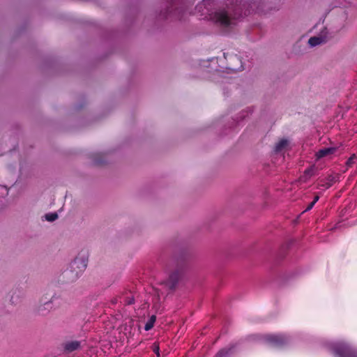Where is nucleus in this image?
Listing matches in <instances>:
<instances>
[{
  "instance_id": "obj_1",
  "label": "nucleus",
  "mask_w": 357,
  "mask_h": 357,
  "mask_svg": "<svg viewBox=\"0 0 357 357\" xmlns=\"http://www.w3.org/2000/svg\"><path fill=\"white\" fill-rule=\"evenodd\" d=\"M226 9L215 13L213 20L215 24L222 30L234 27L238 20L252 11L265 13L266 11L264 0H228Z\"/></svg>"
},
{
  "instance_id": "obj_2",
  "label": "nucleus",
  "mask_w": 357,
  "mask_h": 357,
  "mask_svg": "<svg viewBox=\"0 0 357 357\" xmlns=\"http://www.w3.org/2000/svg\"><path fill=\"white\" fill-rule=\"evenodd\" d=\"M87 256L86 252H80L70 263L69 268L64 271V277L71 282L76 280L87 266Z\"/></svg>"
},
{
  "instance_id": "obj_3",
  "label": "nucleus",
  "mask_w": 357,
  "mask_h": 357,
  "mask_svg": "<svg viewBox=\"0 0 357 357\" xmlns=\"http://www.w3.org/2000/svg\"><path fill=\"white\" fill-rule=\"evenodd\" d=\"M183 271V265L178 266L172 270L169 273L168 278L160 283V286L161 287L157 289L158 294L164 295L168 294L169 291L173 290L176 287Z\"/></svg>"
},
{
  "instance_id": "obj_4",
  "label": "nucleus",
  "mask_w": 357,
  "mask_h": 357,
  "mask_svg": "<svg viewBox=\"0 0 357 357\" xmlns=\"http://www.w3.org/2000/svg\"><path fill=\"white\" fill-rule=\"evenodd\" d=\"M328 347L338 357H357V351L344 342H331Z\"/></svg>"
},
{
  "instance_id": "obj_5",
  "label": "nucleus",
  "mask_w": 357,
  "mask_h": 357,
  "mask_svg": "<svg viewBox=\"0 0 357 357\" xmlns=\"http://www.w3.org/2000/svg\"><path fill=\"white\" fill-rule=\"evenodd\" d=\"M265 340L274 347H282L287 344L290 339L284 334H271L266 335L264 337Z\"/></svg>"
},
{
  "instance_id": "obj_6",
  "label": "nucleus",
  "mask_w": 357,
  "mask_h": 357,
  "mask_svg": "<svg viewBox=\"0 0 357 357\" xmlns=\"http://www.w3.org/2000/svg\"><path fill=\"white\" fill-rule=\"evenodd\" d=\"M214 7L213 0H203L197 6L196 9L202 13V15H209Z\"/></svg>"
},
{
  "instance_id": "obj_7",
  "label": "nucleus",
  "mask_w": 357,
  "mask_h": 357,
  "mask_svg": "<svg viewBox=\"0 0 357 357\" xmlns=\"http://www.w3.org/2000/svg\"><path fill=\"white\" fill-rule=\"evenodd\" d=\"M328 40L326 32H322L321 34L311 37L308 40V44L310 47H313L326 43Z\"/></svg>"
},
{
  "instance_id": "obj_8",
  "label": "nucleus",
  "mask_w": 357,
  "mask_h": 357,
  "mask_svg": "<svg viewBox=\"0 0 357 357\" xmlns=\"http://www.w3.org/2000/svg\"><path fill=\"white\" fill-rule=\"evenodd\" d=\"M229 68L233 71H240L244 69L241 59L236 55L230 56L229 59Z\"/></svg>"
},
{
  "instance_id": "obj_9",
  "label": "nucleus",
  "mask_w": 357,
  "mask_h": 357,
  "mask_svg": "<svg viewBox=\"0 0 357 357\" xmlns=\"http://www.w3.org/2000/svg\"><path fill=\"white\" fill-rule=\"evenodd\" d=\"M53 308V298L50 301H45L40 304L37 307V312L38 314L45 316Z\"/></svg>"
},
{
  "instance_id": "obj_10",
  "label": "nucleus",
  "mask_w": 357,
  "mask_h": 357,
  "mask_svg": "<svg viewBox=\"0 0 357 357\" xmlns=\"http://www.w3.org/2000/svg\"><path fill=\"white\" fill-rule=\"evenodd\" d=\"M81 347V342L77 340L69 341L63 344L64 351L70 354L79 349Z\"/></svg>"
},
{
  "instance_id": "obj_11",
  "label": "nucleus",
  "mask_w": 357,
  "mask_h": 357,
  "mask_svg": "<svg viewBox=\"0 0 357 357\" xmlns=\"http://www.w3.org/2000/svg\"><path fill=\"white\" fill-rule=\"evenodd\" d=\"M336 151L337 148L335 146L323 148L316 153L317 159L319 160L326 156L334 154Z\"/></svg>"
},
{
  "instance_id": "obj_12",
  "label": "nucleus",
  "mask_w": 357,
  "mask_h": 357,
  "mask_svg": "<svg viewBox=\"0 0 357 357\" xmlns=\"http://www.w3.org/2000/svg\"><path fill=\"white\" fill-rule=\"evenodd\" d=\"M315 169L314 166L305 169L304 174L301 176L300 180L302 182H307L312 176L314 175Z\"/></svg>"
},
{
  "instance_id": "obj_13",
  "label": "nucleus",
  "mask_w": 357,
  "mask_h": 357,
  "mask_svg": "<svg viewBox=\"0 0 357 357\" xmlns=\"http://www.w3.org/2000/svg\"><path fill=\"white\" fill-rule=\"evenodd\" d=\"M234 345H231L229 347L224 348L218 351L216 354V357H228L234 353Z\"/></svg>"
},
{
  "instance_id": "obj_14",
  "label": "nucleus",
  "mask_w": 357,
  "mask_h": 357,
  "mask_svg": "<svg viewBox=\"0 0 357 357\" xmlns=\"http://www.w3.org/2000/svg\"><path fill=\"white\" fill-rule=\"evenodd\" d=\"M288 144V141L287 139H281L279 141L275 146L274 151L275 153L281 152Z\"/></svg>"
},
{
  "instance_id": "obj_15",
  "label": "nucleus",
  "mask_w": 357,
  "mask_h": 357,
  "mask_svg": "<svg viewBox=\"0 0 357 357\" xmlns=\"http://www.w3.org/2000/svg\"><path fill=\"white\" fill-rule=\"evenodd\" d=\"M155 320H156V317L155 315H152L144 326L145 331H148L151 330L153 327Z\"/></svg>"
},
{
  "instance_id": "obj_16",
  "label": "nucleus",
  "mask_w": 357,
  "mask_h": 357,
  "mask_svg": "<svg viewBox=\"0 0 357 357\" xmlns=\"http://www.w3.org/2000/svg\"><path fill=\"white\" fill-rule=\"evenodd\" d=\"M338 6H345L347 3L348 4H356L357 0H336Z\"/></svg>"
},
{
  "instance_id": "obj_17",
  "label": "nucleus",
  "mask_w": 357,
  "mask_h": 357,
  "mask_svg": "<svg viewBox=\"0 0 357 357\" xmlns=\"http://www.w3.org/2000/svg\"><path fill=\"white\" fill-rule=\"evenodd\" d=\"M45 220L49 222H53L58 218V215L56 213H47L45 215Z\"/></svg>"
},
{
  "instance_id": "obj_18",
  "label": "nucleus",
  "mask_w": 357,
  "mask_h": 357,
  "mask_svg": "<svg viewBox=\"0 0 357 357\" xmlns=\"http://www.w3.org/2000/svg\"><path fill=\"white\" fill-rule=\"evenodd\" d=\"M357 159V156L355 154H353L347 161L346 165L347 167H351L353 164L355 163Z\"/></svg>"
},
{
  "instance_id": "obj_19",
  "label": "nucleus",
  "mask_w": 357,
  "mask_h": 357,
  "mask_svg": "<svg viewBox=\"0 0 357 357\" xmlns=\"http://www.w3.org/2000/svg\"><path fill=\"white\" fill-rule=\"evenodd\" d=\"M335 182V177L333 176H329L328 178V182L326 184L322 185L326 188H330L332 184Z\"/></svg>"
},
{
  "instance_id": "obj_20",
  "label": "nucleus",
  "mask_w": 357,
  "mask_h": 357,
  "mask_svg": "<svg viewBox=\"0 0 357 357\" xmlns=\"http://www.w3.org/2000/svg\"><path fill=\"white\" fill-rule=\"evenodd\" d=\"M124 302L126 305H132L134 303V297L132 296H127L124 298Z\"/></svg>"
},
{
  "instance_id": "obj_21",
  "label": "nucleus",
  "mask_w": 357,
  "mask_h": 357,
  "mask_svg": "<svg viewBox=\"0 0 357 357\" xmlns=\"http://www.w3.org/2000/svg\"><path fill=\"white\" fill-rule=\"evenodd\" d=\"M153 351L158 357L160 356V347L158 344H156V343L153 344Z\"/></svg>"
},
{
  "instance_id": "obj_22",
  "label": "nucleus",
  "mask_w": 357,
  "mask_h": 357,
  "mask_svg": "<svg viewBox=\"0 0 357 357\" xmlns=\"http://www.w3.org/2000/svg\"><path fill=\"white\" fill-rule=\"evenodd\" d=\"M314 204L311 202L308 206L305 209V211H310L312 208V207L314 206Z\"/></svg>"
},
{
  "instance_id": "obj_23",
  "label": "nucleus",
  "mask_w": 357,
  "mask_h": 357,
  "mask_svg": "<svg viewBox=\"0 0 357 357\" xmlns=\"http://www.w3.org/2000/svg\"><path fill=\"white\" fill-rule=\"evenodd\" d=\"M319 196H316L314 198V200L312 202V203H314L315 204V203L319 200Z\"/></svg>"
},
{
  "instance_id": "obj_24",
  "label": "nucleus",
  "mask_w": 357,
  "mask_h": 357,
  "mask_svg": "<svg viewBox=\"0 0 357 357\" xmlns=\"http://www.w3.org/2000/svg\"><path fill=\"white\" fill-rule=\"evenodd\" d=\"M224 56H225V58L227 59V56H226L225 53L224 54Z\"/></svg>"
}]
</instances>
